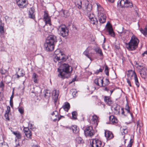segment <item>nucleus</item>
Returning a JSON list of instances; mask_svg holds the SVG:
<instances>
[{
	"instance_id": "f257e3e1",
	"label": "nucleus",
	"mask_w": 147,
	"mask_h": 147,
	"mask_svg": "<svg viewBox=\"0 0 147 147\" xmlns=\"http://www.w3.org/2000/svg\"><path fill=\"white\" fill-rule=\"evenodd\" d=\"M58 71L59 72L58 76L62 79H64L68 78L72 71V67L68 64H64L58 69Z\"/></svg>"
},
{
	"instance_id": "f03ea898",
	"label": "nucleus",
	"mask_w": 147,
	"mask_h": 147,
	"mask_svg": "<svg viewBox=\"0 0 147 147\" xmlns=\"http://www.w3.org/2000/svg\"><path fill=\"white\" fill-rule=\"evenodd\" d=\"M57 41L56 37L54 35H51L47 38L44 44L45 50L47 51L53 50L55 44Z\"/></svg>"
},
{
	"instance_id": "7ed1b4c3",
	"label": "nucleus",
	"mask_w": 147,
	"mask_h": 147,
	"mask_svg": "<svg viewBox=\"0 0 147 147\" xmlns=\"http://www.w3.org/2000/svg\"><path fill=\"white\" fill-rule=\"evenodd\" d=\"M139 41L138 38L133 35L129 42L126 44V47L129 51H134L138 48Z\"/></svg>"
},
{
	"instance_id": "20e7f679",
	"label": "nucleus",
	"mask_w": 147,
	"mask_h": 147,
	"mask_svg": "<svg viewBox=\"0 0 147 147\" xmlns=\"http://www.w3.org/2000/svg\"><path fill=\"white\" fill-rule=\"evenodd\" d=\"M63 54L59 50H57L55 51L54 55V61L56 63L58 61L59 63L66 61V58L64 56H63Z\"/></svg>"
},
{
	"instance_id": "39448f33",
	"label": "nucleus",
	"mask_w": 147,
	"mask_h": 147,
	"mask_svg": "<svg viewBox=\"0 0 147 147\" xmlns=\"http://www.w3.org/2000/svg\"><path fill=\"white\" fill-rule=\"evenodd\" d=\"M61 35L63 37L67 36L68 34V30L66 26L64 25H61L58 29Z\"/></svg>"
},
{
	"instance_id": "423d86ee",
	"label": "nucleus",
	"mask_w": 147,
	"mask_h": 147,
	"mask_svg": "<svg viewBox=\"0 0 147 147\" xmlns=\"http://www.w3.org/2000/svg\"><path fill=\"white\" fill-rule=\"evenodd\" d=\"M52 117L51 120L54 122H58L61 119V117H63V116L60 115L59 116V114L57 111H55L51 114Z\"/></svg>"
},
{
	"instance_id": "0eeeda50",
	"label": "nucleus",
	"mask_w": 147,
	"mask_h": 147,
	"mask_svg": "<svg viewBox=\"0 0 147 147\" xmlns=\"http://www.w3.org/2000/svg\"><path fill=\"white\" fill-rule=\"evenodd\" d=\"M98 118V117L96 115H94L90 116L89 119H88V121L90 123L94 125L95 126H96L99 122Z\"/></svg>"
},
{
	"instance_id": "6e6552de",
	"label": "nucleus",
	"mask_w": 147,
	"mask_h": 147,
	"mask_svg": "<svg viewBox=\"0 0 147 147\" xmlns=\"http://www.w3.org/2000/svg\"><path fill=\"white\" fill-rule=\"evenodd\" d=\"M90 145L92 147H103L101 142L99 140L93 139L90 142Z\"/></svg>"
},
{
	"instance_id": "1a4fd4ad",
	"label": "nucleus",
	"mask_w": 147,
	"mask_h": 147,
	"mask_svg": "<svg viewBox=\"0 0 147 147\" xmlns=\"http://www.w3.org/2000/svg\"><path fill=\"white\" fill-rule=\"evenodd\" d=\"M84 134L86 137L92 136L94 134V130L91 126L87 127L84 131Z\"/></svg>"
},
{
	"instance_id": "9d476101",
	"label": "nucleus",
	"mask_w": 147,
	"mask_h": 147,
	"mask_svg": "<svg viewBox=\"0 0 147 147\" xmlns=\"http://www.w3.org/2000/svg\"><path fill=\"white\" fill-rule=\"evenodd\" d=\"M16 1L17 5L20 8H26L27 5L26 0H16Z\"/></svg>"
},
{
	"instance_id": "9b49d317",
	"label": "nucleus",
	"mask_w": 147,
	"mask_h": 147,
	"mask_svg": "<svg viewBox=\"0 0 147 147\" xmlns=\"http://www.w3.org/2000/svg\"><path fill=\"white\" fill-rule=\"evenodd\" d=\"M97 5V15L101 17V15L105 14L104 9L102 6L98 3L96 4Z\"/></svg>"
},
{
	"instance_id": "f8f14e48",
	"label": "nucleus",
	"mask_w": 147,
	"mask_h": 147,
	"mask_svg": "<svg viewBox=\"0 0 147 147\" xmlns=\"http://www.w3.org/2000/svg\"><path fill=\"white\" fill-rule=\"evenodd\" d=\"M43 20L46 24H49L50 26L51 25V18L46 11L44 12Z\"/></svg>"
},
{
	"instance_id": "ddd939ff",
	"label": "nucleus",
	"mask_w": 147,
	"mask_h": 147,
	"mask_svg": "<svg viewBox=\"0 0 147 147\" xmlns=\"http://www.w3.org/2000/svg\"><path fill=\"white\" fill-rule=\"evenodd\" d=\"M94 83L98 86L100 87L103 86V78L100 77L96 78L94 80Z\"/></svg>"
},
{
	"instance_id": "4468645a",
	"label": "nucleus",
	"mask_w": 147,
	"mask_h": 147,
	"mask_svg": "<svg viewBox=\"0 0 147 147\" xmlns=\"http://www.w3.org/2000/svg\"><path fill=\"white\" fill-rule=\"evenodd\" d=\"M106 26L107 30L109 32V34L111 36L114 37L115 36V33L111 25L107 23Z\"/></svg>"
},
{
	"instance_id": "2eb2a0df",
	"label": "nucleus",
	"mask_w": 147,
	"mask_h": 147,
	"mask_svg": "<svg viewBox=\"0 0 147 147\" xmlns=\"http://www.w3.org/2000/svg\"><path fill=\"white\" fill-rule=\"evenodd\" d=\"M140 72L142 78L145 79L147 78V69L146 68H142Z\"/></svg>"
},
{
	"instance_id": "dca6fc26",
	"label": "nucleus",
	"mask_w": 147,
	"mask_h": 147,
	"mask_svg": "<svg viewBox=\"0 0 147 147\" xmlns=\"http://www.w3.org/2000/svg\"><path fill=\"white\" fill-rule=\"evenodd\" d=\"M53 98L55 103L57 102L59 95V91L56 90H54L52 92Z\"/></svg>"
},
{
	"instance_id": "f3484780",
	"label": "nucleus",
	"mask_w": 147,
	"mask_h": 147,
	"mask_svg": "<svg viewBox=\"0 0 147 147\" xmlns=\"http://www.w3.org/2000/svg\"><path fill=\"white\" fill-rule=\"evenodd\" d=\"M127 0H121L119 1L117 3V5L118 6L121 7H125V6H127Z\"/></svg>"
},
{
	"instance_id": "a211bd4d",
	"label": "nucleus",
	"mask_w": 147,
	"mask_h": 147,
	"mask_svg": "<svg viewBox=\"0 0 147 147\" xmlns=\"http://www.w3.org/2000/svg\"><path fill=\"white\" fill-rule=\"evenodd\" d=\"M105 136L107 140H110L113 137V135L112 133L109 131L105 130Z\"/></svg>"
},
{
	"instance_id": "6ab92c4d",
	"label": "nucleus",
	"mask_w": 147,
	"mask_h": 147,
	"mask_svg": "<svg viewBox=\"0 0 147 147\" xmlns=\"http://www.w3.org/2000/svg\"><path fill=\"white\" fill-rule=\"evenodd\" d=\"M100 16L101 17L99 16L98 15H97L100 24L105 23L106 20V16L105 14L101 15Z\"/></svg>"
},
{
	"instance_id": "aec40b11",
	"label": "nucleus",
	"mask_w": 147,
	"mask_h": 147,
	"mask_svg": "<svg viewBox=\"0 0 147 147\" xmlns=\"http://www.w3.org/2000/svg\"><path fill=\"white\" fill-rule=\"evenodd\" d=\"M34 9L33 7H31L28 11V15L29 18L34 19L35 18V15L34 13Z\"/></svg>"
},
{
	"instance_id": "412c9836",
	"label": "nucleus",
	"mask_w": 147,
	"mask_h": 147,
	"mask_svg": "<svg viewBox=\"0 0 147 147\" xmlns=\"http://www.w3.org/2000/svg\"><path fill=\"white\" fill-rule=\"evenodd\" d=\"M24 131L26 137L28 138H31L32 133L31 131L28 127L25 128Z\"/></svg>"
},
{
	"instance_id": "4be33fe9",
	"label": "nucleus",
	"mask_w": 147,
	"mask_h": 147,
	"mask_svg": "<svg viewBox=\"0 0 147 147\" xmlns=\"http://www.w3.org/2000/svg\"><path fill=\"white\" fill-rule=\"evenodd\" d=\"M91 24L95 26L96 28H98V20L96 18H94L90 20Z\"/></svg>"
},
{
	"instance_id": "5701e85b",
	"label": "nucleus",
	"mask_w": 147,
	"mask_h": 147,
	"mask_svg": "<svg viewBox=\"0 0 147 147\" xmlns=\"http://www.w3.org/2000/svg\"><path fill=\"white\" fill-rule=\"evenodd\" d=\"M105 102L108 105H110L113 103V101L109 96H105L104 98Z\"/></svg>"
},
{
	"instance_id": "b1692460",
	"label": "nucleus",
	"mask_w": 147,
	"mask_h": 147,
	"mask_svg": "<svg viewBox=\"0 0 147 147\" xmlns=\"http://www.w3.org/2000/svg\"><path fill=\"white\" fill-rule=\"evenodd\" d=\"M132 76L134 77V80L135 83L137 87H138L140 86V83L138 82L137 76L134 71L133 72Z\"/></svg>"
},
{
	"instance_id": "393cba45",
	"label": "nucleus",
	"mask_w": 147,
	"mask_h": 147,
	"mask_svg": "<svg viewBox=\"0 0 147 147\" xmlns=\"http://www.w3.org/2000/svg\"><path fill=\"white\" fill-rule=\"evenodd\" d=\"M70 129L72 130L73 132L75 134H77L78 133L79 130V128L76 125H72L70 128Z\"/></svg>"
},
{
	"instance_id": "a878e982",
	"label": "nucleus",
	"mask_w": 147,
	"mask_h": 147,
	"mask_svg": "<svg viewBox=\"0 0 147 147\" xmlns=\"http://www.w3.org/2000/svg\"><path fill=\"white\" fill-rule=\"evenodd\" d=\"M109 120L111 123L114 124L118 122V120L113 115H111L109 117Z\"/></svg>"
},
{
	"instance_id": "bb28decb",
	"label": "nucleus",
	"mask_w": 147,
	"mask_h": 147,
	"mask_svg": "<svg viewBox=\"0 0 147 147\" xmlns=\"http://www.w3.org/2000/svg\"><path fill=\"white\" fill-rule=\"evenodd\" d=\"M120 106L117 105L116 107H114V113L116 115H119L120 113Z\"/></svg>"
},
{
	"instance_id": "cd10ccee",
	"label": "nucleus",
	"mask_w": 147,
	"mask_h": 147,
	"mask_svg": "<svg viewBox=\"0 0 147 147\" xmlns=\"http://www.w3.org/2000/svg\"><path fill=\"white\" fill-rule=\"evenodd\" d=\"M62 108L65 111H68L70 108L69 104L67 102H65Z\"/></svg>"
},
{
	"instance_id": "c85d7f7f",
	"label": "nucleus",
	"mask_w": 147,
	"mask_h": 147,
	"mask_svg": "<svg viewBox=\"0 0 147 147\" xmlns=\"http://www.w3.org/2000/svg\"><path fill=\"white\" fill-rule=\"evenodd\" d=\"M38 76L35 73H34L32 75V78L34 82L35 83H38Z\"/></svg>"
},
{
	"instance_id": "c756f323",
	"label": "nucleus",
	"mask_w": 147,
	"mask_h": 147,
	"mask_svg": "<svg viewBox=\"0 0 147 147\" xmlns=\"http://www.w3.org/2000/svg\"><path fill=\"white\" fill-rule=\"evenodd\" d=\"M92 9V6L91 4L88 3L86 7L85 13H86L87 12H91Z\"/></svg>"
},
{
	"instance_id": "7c9ffc66",
	"label": "nucleus",
	"mask_w": 147,
	"mask_h": 147,
	"mask_svg": "<svg viewBox=\"0 0 147 147\" xmlns=\"http://www.w3.org/2000/svg\"><path fill=\"white\" fill-rule=\"evenodd\" d=\"M12 133L16 136V137L18 139L21 138V134L18 131H12Z\"/></svg>"
},
{
	"instance_id": "2f4dec72",
	"label": "nucleus",
	"mask_w": 147,
	"mask_h": 147,
	"mask_svg": "<svg viewBox=\"0 0 147 147\" xmlns=\"http://www.w3.org/2000/svg\"><path fill=\"white\" fill-rule=\"evenodd\" d=\"M141 32L146 37H147V26L144 29L141 28L140 30Z\"/></svg>"
},
{
	"instance_id": "473e14b6",
	"label": "nucleus",
	"mask_w": 147,
	"mask_h": 147,
	"mask_svg": "<svg viewBox=\"0 0 147 147\" xmlns=\"http://www.w3.org/2000/svg\"><path fill=\"white\" fill-rule=\"evenodd\" d=\"M76 143L78 144L83 143L84 142L82 139L79 136H78L76 138Z\"/></svg>"
},
{
	"instance_id": "72a5a7b5",
	"label": "nucleus",
	"mask_w": 147,
	"mask_h": 147,
	"mask_svg": "<svg viewBox=\"0 0 147 147\" xmlns=\"http://www.w3.org/2000/svg\"><path fill=\"white\" fill-rule=\"evenodd\" d=\"M86 14V15L89 18L90 20L92 19V18H94V16L92 12H87Z\"/></svg>"
},
{
	"instance_id": "f704fd0d",
	"label": "nucleus",
	"mask_w": 147,
	"mask_h": 147,
	"mask_svg": "<svg viewBox=\"0 0 147 147\" xmlns=\"http://www.w3.org/2000/svg\"><path fill=\"white\" fill-rule=\"evenodd\" d=\"M89 52L87 49L83 53V54L89 58L91 61H92V59L90 56L89 55Z\"/></svg>"
},
{
	"instance_id": "c9c22d12",
	"label": "nucleus",
	"mask_w": 147,
	"mask_h": 147,
	"mask_svg": "<svg viewBox=\"0 0 147 147\" xmlns=\"http://www.w3.org/2000/svg\"><path fill=\"white\" fill-rule=\"evenodd\" d=\"M50 92L49 90H45L44 96L45 98H48L50 96Z\"/></svg>"
},
{
	"instance_id": "e433bc0d",
	"label": "nucleus",
	"mask_w": 147,
	"mask_h": 147,
	"mask_svg": "<svg viewBox=\"0 0 147 147\" xmlns=\"http://www.w3.org/2000/svg\"><path fill=\"white\" fill-rule=\"evenodd\" d=\"M95 51L96 53L99 54L100 56L103 55V53L102 51L99 48L97 47L95 49Z\"/></svg>"
},
{
	"instance_id": "4c0bfd02",
	"label": "nucleus",
	"mask_w": 147,
	"mask_h": 147,
	"mask_svg": "<svg viewBox=\"0 0 147 147\" xmlns=\"http://www.w3.org/2000/svg\"><path fill=\"white\" fill-rule=\"evenodd\" d=\"M0 147H9L7 144L3 142L0 143Z\"/></svg>"
},
{
	"instance_id": "58836bf2",
	"label": "nucleus",
	"mask_w": 147,
	"mask_h": 147,
	"mask_svg": "<svg viewBox=\"0 0 147 147\" xmlns=\"http://www.w3.org/2000/svg\"><path fill=\"white\" fill-rule=\"evenodd\" d=\"M0 32L1 35L3 36L4 34V31L3 26H0Z\"/></svg>"
},
{
	"instance_id": "ea45409f",
	"label": "nucleus",
	"mask_w": 147,
	"mask_h": 147,
	"mask_svg": "<svg viewBox=\"0 0 147 147\" xmlns=\"http://www.w3.org/2000/svg\"><path fill=\"white\" fill-rule=\"evenodd\" d=\"M105 74L107 76H109V67L107 65H106L105 70Z\"/></svg>"
},
{
	"instance_id": "a19ab883",
	"label": "nucleus",
	"mask_w": 147,
	"mask_h": 147,
	"mask_svg": "<svg viewBox=\"0 0 147 147\" xmlns=\"http://www.w3.org/2000/svg\"><path fill=\"white\" fill-rule=\"evenodd\" d=\"M126 3H127V4L126 5L128 6H125V7L131 8L133 6V4L132 2L129 1L128 0L127 2Z\"/></svg>"
},
{
	"instance_id": "79ce46f5",
	"label": "nucleus",
	"mask_w": 147,
	"mask_h": 147,
	"mask_svg": "<svg viewBox=\"0 0 147 147\" xmlns=\"http://www.w3.org/2000/svg\"><path fill=\"white\" fill-rule=\"evenodd\" d=\"M77 113L76 111H73L72 113V118L74 119H76V115Z\"/></svg>"
},
{
	"instance_id": "37998d69",
	"label": "nucleus",
	"mask_w": 147,
	"mask_h": 147,
	"mask_svg": "<svg viewBox=\"0 0 147 147\" xmlns=\"http://www.w3.org/2000/svg\"><path fill=\"white\" fill-rule=\"evenodd\" d=\"M71 92L72 93V95L74 97H75L77 96L76 94L77 93V92L76 90L73 89L71 90Z\"/></svg>"
},
{
	"instance_id": "c03bdc74",
	"label": "nucleus",
	"mask_w": 147,
	"mask_h": 147,
	"mask_svg": "<svg viewBox=\"0 0 147 147\" xmlns=\"http://www.w3.org/2000/svg\"><path fill=\"white\" fill-rule=\"evenodd\" d=\"M104 69V68H100L99 69H97L96 70V72H95V73L96 74H98L99 72H101Z\"/></svg>"
},
{
	"instance_id": "a18cd8bd",
	"label": "nucleus",
	"mask_w": 147,
	"mask_h": 147,
	"mask_svg": "<svg viewBox=\"0 0 147 147\" xmlns=\"http://www.w3.org/2000/svg\"><path fill=\"white\" fill-rule=\"evenodd\" d=\"M138 65V67H139L140 68H139V69L141 70V69L142 68H146L145 67L144 65V64H139V63L137 64Z\"/></svg>"
},
{
	"instance_id": "49530a36",
	"label": "nucleus",
	"mask_w": 147,
	"mask_h": 147,
	"mask_svg": "<svg viewBox=\"0 0 147 147\" xmlns=\"http://www.w3.org/2000/svg\"><path fill=\"white\" fill-rule=\"evenodd\" d=\"M125 109L127 111L128 113H130L129 107L128 106V104H126Z\"/></svg>"
},
{
	"instance_id": "de8ad7c7",
	"label": "nucleus",
	"mask_w": 147,
	"mask_h": 147,
	"mask_svg": "<svg viewBox=\"0 0 147 147\" xmlns=\"http://www.w3.org/2000/svg\"><path fill=\"white\" fill-rule=\"evenodd\" d=\"M18 110L19 112L21 114H22L24 113V109L22 107H20L18 108Z\"/></svg>"
},
{
	"instance_id": "09e8293b",
	"label": "nucleus",
	"mask_w": 147,
	"mask_h": 147,
	"mask_svg": "<svg viewBox=\"0 0 147 147\" xmlns=\"http://www.w3.org/2000/svg\"><path fill=\"white\" fill-rule=\"evenodd\" d=\"M77 6L79 9H80L82 7V1H80L79 3H78Z\"/></svg>"
},
{
	"instance_id": "8fccbe9b",
	"label": "nucleus",
	"mask_w": 147,
	"mask_h": 147,
	"mask_svg": "<svg viewBox=\"0 0 147 147\" xmlns=\"http://www.w3.org/2000/svg\"><path fill=\"white\" fill-rule=\"evenodd\" d=\"M10 111V108L9 107H7V109L6 111V113L9 114Z\"/></svg>"
},
{
	"instance_id": "3c124183",
	"label": "nucleus",
	"mask_w": 147,
	"mask_h": 147,
	"mask_svg": "<svg viewBox=\"0 0 147 147\" xmlns=\"http://www.w3.org/2000/svg\"><path fill=\"white\" fill-rule=\"evenodd\" d=\"M132 143L133 142L131 141V139L129 142V144L128 145L127 147H131Z\"/></svg>"
},
{
	"instance_id": "603ef678",
	"label": "nucleus",
	"mask_w": 147,
	"mask_h": 147,
	"mask_svg": "<svg viewBox=\"0 0 147 147\" xmlns=\"http://www.w3.org/2000/svg\"><path fill=\"white\" fill-rule=\"evenodd\" d=\"M8 115H9V114H7V113H5V115H4L5 118L7 120H9Z\"/></svg>"
},
{
	"instance_id": "864d4df0",
	"label": "nucleus",
	"mask_w": 147,
	"mask_h": 147,
	"mask_svg": "<svg viewBox=\"0 0 147 147\" xmlns=\"http://www.w3.org/2000/svg\"><path fill=\"white\" fill-rule=\"evenodd\" d=\"M90 88H92V90H91V93H92L93 92V91L95 90H96V87H89V89H90Z\"/></svg>"
},
{
	"instance_id": "5fc2aeb1",
	"label": "nucleus",
	"mask_w": 147,
	"mask_h": 147,
	"mask_svg": "<svg viewBox=\"0 0 147 147\" xmlns=\"http://www.w3.org/2000/svg\"><path fill=\"white\" fill-rule=\"evenodd\" d=\"M25 73L24 71L22 70L21 73L20 74V76L23 77L25 75Z\"/></svg>"
},
{
	"instance_id": "6e6d98bb",
	"label": "nucleus",
	"mask_w": 147,
	"mask_h": 147,
	"mask_svg": "<svg viewBox=\"0 0 147 147\" xmlns=\"http://www.w3.org/2000/svg\"><path fill=\"white\" fill-rule=\"evenodd\" d=\"M127 83L128 84L129 86L130 87H131L132 86L131 83V82L129 79H127Z\"/></svg>"
},
{
	"instance_id": "4d7b16f0",
	"label": "nucleus",
	"mask_w": 147,
	"mask_h": 147,
	"mask_svg": "<svg viewBox=\"0 0 147 147\" xmlns=\"http://www.w3.org/2000/svg\"><path fill=\"white\" fill-rule=\"evenodd\" d=\"M123 131L122 132V133L123 135V133L124 134H127V129H123Z\"/></svg>"
},
{
	"instance_id": "13d9d810",
	"label": "nucleus",
	"mask_w": 147,
	"mask_h": 147,
	"mask_svg": "<svg viewBox=\"0 0 147 147\" xmlns=\"http://www.w3.org/2000/svg\"><path fill=\"white\" fill-rule=\"evenodd\" d=\"M109 83V79L106 78V81H105V85H108Z\"/></svg>"
},
{
	"instance_id": "bf43d9fd",
	"label": "nucleus",
	"mask_w": 147,
	"mask_h": 147,
	"mask_svg": "<svg viewBox=\"0 0 147 147\" xmlns=\"http://www.w3.org/2000/svg\"><path fill=\"white\" fill-rule=\"evenodd\" d=\"M103 90L105 91H106L107 92H108L109 91V89L108 88H107V87L105 88Z\"/></svg>"
},
{
	"instance_id": "052dcab7",
	"label": "nucleus",
	"mask_w": 147,
	"mask_h": 147,
	"mask_svg": "<svg viewBox=\"0 0 147 147\" xmlns=\"http://www.w3.org/2000/svg\"><path fill=\"white\" fill-rule=\"evenodd\" d=\"M13 94H14V92L13 91L12 92V95L11 96V97H10V100H11V101L13 100Z\"/></svg>"
},
{
	"instance_id": "680f3d73",
	"label": "nucleus",
	"mask_w": 147,
	"mask_h": 147,
	"mask_svg": "<svg viewBox=\"0 0 147 147\" xmlns=\"http://www.w3.org/2000/svg\"><path fill=\"white\" fill-rule=\"evenodd\" d=\"M10 104L11 106L12 107L13 106V100L11 101V100H10Z\"/></svg>"
},
{
	"instance_id": "e2e57ef3",
	"label": "nucleus",
	"mask_w": 147,
	"mask_h": 147,
	"mask_svg": "<svg viewBox=\"0 0 147 147\" xmlns=\"http://www.w3.org/2000/svg\"><path fill=\"white\" fill-rule=\"evenodd\" d=\"M136 124H137V127H141L140 125L139 120L137 121Z\"/></svg>"
},
{
	"instance_id": "0e129e2a",
	"label": "nucleus",
	"mask_w": 147,
	"mask_h": 147,
	"mask_svg": "<svg viewBox=\"0 0 147 147\" xmlns=\"http://www.w3.org/2000/svg\"><path fill=\"white\" fill-rule=\"evenodd\" d=\"M20 144L19 143H18L17 144H16L15 147H20Z\"/></svg>"
},
{
	"instance_id": "69168bd1",
	"label": "nucleus",
	"mask_w": 147,
	"mask_h": 147,
	"mask_svg": "<svg viewBox=\"0 0 147 147\" xmlns=\"http://www.w3.org/2000/svg\"><path fill=\"white\" fill-rule=\"evenodd\" d=\"M145 54L147 55V50L144 52L142 54V55L144 57V56Z\"/></svg>"
},
{
	"instance_id": "338daca9",
	"label": "nucleus",
	"mask_w": 147,
	"mask_h": 147,
	"mask_svg": "<svg viewBox=\"0 0 147 147\" xmlns=\"http://www.w3.org/2000/svg\"><path fill=\"white\" fill-rule=\"evenodd\" d=\"M28 125L30 127V129H32V127H33L32 126L33 125H32L31 124L29 123L28 124Z\"/></svg>"
},
{
	"instance_id": "774afa93",
	"label": "nucleus",
	"mask_w": 147,
	"mask_h": 147,
	"mask_svg": "<svg viewBox=\"0 0 147 147\" xmlns=\"http://www.w3.org/2000/svg\"><path fill=\"white\" fill-rule=\"evenodd\" d=\"M4 86V84L3 82H1L0 84V87L1 88L3 87Z\"/></svg>"
}]
</instances>
